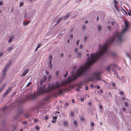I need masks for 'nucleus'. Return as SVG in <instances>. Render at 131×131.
<instances>
[{
    "label": "nucleus",
    "instance_id": "f257e3e1",
    "mask_svg": "<svg viewBox=\"0 0 131 131\" xmlns=\"http://www.w3.org/2000/svg\"><path fill=\"white\" fill-rule=\"evenodd\" d=\"M124 37V28L119 33H116L110 38L107 43L102 45L100 44L99 46V50L95 54L92 53L90 55V57H88L85 66L80 67L77 70L76 75H74L73 71L71 72L72 78L69 77L66 80L67 83H70L72 81L75 80L78 77L86 74V72L89 70L90 67L98 59L101 58L102 56L107 52V48L108 45L113 42H115L117 44H119L123 40Z\"/></svg>",
    "mask_w": 131,
    "mask_h": 131
},
{
    "label": "nucleus",
    "instance_id": "f03ea898",
    "mask_svg": "<svg viewBox=\"0 0 131 131\" xmlns=\"http://www.w3.org/2000/svg\"><path fill=\"white\" fill-rule=\"evenodd\" d=\"M63 84L56 82L55 84L52 83L51 85L49 84L47 88H46L45 86H41L38 88L37 93L38 95H40L48 93L50 91L55 90L56 88H59Z\"/></svg>",
    "mask_w": 131,
    "mask_h": 131
},
{
    "label": "nucleus",
    "instance_id": "7ed1b4c3",
    "mask_svg": "<svg viewBox=\"0 0 131 131\" xmlns=\"http://www.w3.org/2000/svg\"><path fill=\"white\" fill-rule=\"evenodd\" d=\"M101 73L100 72H96L94 73L89 78V79L91 81L95 82V81H102L105 82V81L102 79L101 78Z\"/></svg>",
    "mask_w": 131,
    "mask_h": 131
},
{
    "label": "nucleus",
    "instance_id": "20e7f679",
    "mask_svg": "<svg viewBox=\"0 0 131 131\" xmlns=\"http://www.w3.org/2000/svg\"><path fill=\"white\" fill-rule=\"evenodd\" d=\"M36 96L34 94L30 95H27L25 99H21L18 100L17 102L18 104L20 105L24 103L26 100H35L36 98Z\"/></svg>",
    "mask_w": 131,
    "mask_h": 131
},
{
    "label": "nucleus",
    "instance_id": "39448f33",
    "mask_svg": "<svg viewBox=\"0 0 131 131\" xmlns=\"http://www.w3.org/2000/svg\"><path fill=\"white\" fill-rule=\"evenodd\" d=\"M12 62V60L9 61L5 66L3 71L7 72L8 70L9 67Z\"/></svg>",
    "mask_w": 131,
    "mask_h": 131
},
{
    "label": "nucleus",
    "instance_id": "423d86ee",
    "mask_svg": "<svg viewBox=\"0 0 131 131\" xmlns=\"http://www.w3.org/2000/svg\"><path fill=\"white\" fill-rule=\"evenodd\" d=\"M13 88V87L12 86H9L5 93L4 94L3 97H5L7 96L11 91V90Z\"/></svg>",
    "mask_w": 131,
    "mask_h": 131
},
{
    "label": "nucleus",
    "instance_id": "0eeeda50",
    "mask_svg": "<svg viewBox=\"0 0 131 131\" xmlns=\"http://www.w3.org/2000/svg\"><path fill=\"white\" fill-rule=\"evenodd\" d=\"M6 72L3 71L2 72V75L0 77V79L3 80L6 77Z\"/></svg>",
    "mask_w": 131,
    "mask_h": 131
},
{
    "label": "nucleus",
    "instance_id": "6e6552de",
    "mask_svg": "<svg viewBox=\"0 0 131 131\" xmlns=\"http://www.w3.org/2000/svg\"><path fill=\"white\" fill-rule=\"evenodd\" d=\"M112 66H113V67H116V65L115 64H111L109 66H107L106 68V70L108 71H110V69Z\"/></svg>",
    "mask_w": 131,
    "mask_h": 131
},
{
    "label": "nucleus",
    "instance_id": "1a4fd4ad",
    "mask_svg": "<svg viewBox=\"0 0 131 131\" xmlns=\"http://www.w3.org/2000/svg\"><path fill=\"white\" fill-rule=\"evenodd\" d=\"M29 71V70H25L22 73L21 76L23 77L25 76L27 72Z\"/></svg>",
    "mask_w": 131,
    "mask_h": 131
},
{
    "label": "nucleus",
    "instance_id": "9d476101",
    "mask_svg": "<svg viewBox=\"0 0 131 131\" xmlns=\"http://www.w3.org/2000/svg\"><path fill=\"white\" fill-rule=\"evenodd\" d=\"M63 18L62 17L59 18L56 21V23L55 24V26H57L58 25L59 23L63 19Z\"/></svg>",
    "mask_w": 131,
    "mask_h": 131
},
{
    "label": "nucleus",
    "instance_id": "9b49d317",
    "mask_svg": "<svg viewBox=\"0 0 131 131\" xmlns=\"http://www.w3.org/2000/svg\"><path fill=\"white\" fill-rule=\"evenodd\" d=\"M14 37L15 36L14 35L11 36L8 40V42L10 43L11 42L12 40L14 39Z\"/></svg>",
    "mask_w": 131,
    "mask_h": 131
},
{
    "label": "nucleus",
    "instance_id": "f8f14e48",
    "mask_svg": "<svg viewBox=\"0 0 131 131\" xmlns=\"http://www.w3.org/2000/svg\"><path fill=\"white\" fill-rule=\"evenodd\" d=\"M23 110L22 109H19L18 110V115H19L23 113Z\"/></svg>",
    "mask_w": 131,
    "mask_h": 131
},
{
    "label": "nucleus",
    "instance_id": "ddd939ff",
    "mask_svg": "<svg viewBox=\"0 0 131 131\" xmlns=\"http://www.w3.org/2000/svg\"><path fill=\"white\" fill-rule=\"evenodd\" d=\"M70 15V14H67V15L64 16V17H62L63 18V20H65L68 18L69 17Z\"/></svg>",
    "mask_w": 131,
    "mask_h": 131
},
{
    "label": "nucleus",
    "instance_id": "4468645a",
    "mask_svg": "<svg viewBox=\"0 0 131 131\" xmlns=\"http://www.w3.org/2000/svg\"><path fill=\"white\" fill-rule=\"evenodd\" d=\"M102 27L100 25H99L97 26V28L99 31H100L101 30Z\"/></svg>",
    "mask_w": 131,
    "mask_h": 131
},
{
    "label": "nucleus",
    "instance_id": "2eb2a0df",
    "mask_svg": "<svg viewBox=\"0 0 131 131\" xmlns=\"http://www.w3.org/2000/svg\"><path fill=\"white\" fill-rule=\"evenodd\" d=\"M6 85V83H4L2 85V86L1 87V88H0V89L2 91L3 90L4 88V87L5 86V85Z\"/></svg>",
    "mask_w": 131,
    "mask_h": 131
},
{
    "label": "nucleus",
    "instance_id": "dca6fc26",
    "mask_svg": "<svg viewBox=\"0 0 131 131\" xmlns=\"http://www.w3.org/2000/svg\"><path fill=\"white\" fill-rule=\"evenodd\" d=\"M73 124L75 126H77L78 125L77 121L76 120H74L73 122Z\"/></svg>",
    "mask_w": 131,
    "mask_h": 131
},
{
    "label": "nucleus",
    "instance_id": "f3484780",
    "mask_svg": "<svg viewBox=\"0 0 131 131\" xmlns=\"http://www.w3.org/2000/svg\"><path fill=\"white\" fill-rule=\"evenodd\" d=\"M30 23V21H28L27 22H23V25L24 26H25L26 25L28 24L29 23Z\"/></svg>",
    "mask_w": 131,
    "mask_h": 131
},
{
    "label": "nucleus",
    "instance_id": "a211bd4d",
    "mask_svg": "<svg viewBox=\"0 0 131 131\" xmlns=\"http://www.w3.org/2000/svg\"><path fill=\"white\" fill-rule=\"evenodd\" d=\"M63 124H64V125L65 126H67L68 125V123L67 122V121H64Z\"/></svg>",
    "mask_w": 131,
    "mask_h": 131
},
{
    "label": "nucleus",
    "instance_id": "6ab92c4d",
    "mask_svg": "<svg viewBox=\"0 0 131 131\" xmlns=\"http://www.w3.org/2000/svg\"><path fill=\"white\" fill-rule=\"evenodd\" d=\"M81 53L80 52H79L78 53L77 56L78 57H81Z\"/></svg>",
    "mask_w": 131,
    "mask_h": 131
},
{
    "label": "nucleus",
    "instance_id": "aec40b11",
    "mask_svg": "<svg viewBox=\"0 0 131 131\" xmlns=\"http://www.w3.org/2000/svg\"><path fill=\"white\" fill-rule=\"evenodd\" d=\"M52 77V75H49L48 78L47 80L48 81H49L50 80Z\"/></svg>",
    "mask_w": 131,
    "mask_h": 131
},
{
    "label": "nucleus",
    "instance_id": "412c9836",
    "mask_svg": "<svg viewBox=\"0 0 131 131\" xmlns=\"http://www.w3.org/2000/svg\"><path fill=\"white\" fill-rule=\"evenodd\" d=\"M45 101H43L41 102L40 103V104L41 106H42L43 105V104H45Z\"/></svg>",
    "mask_w": 131,
    "mask_h": 131
},
{
    "label": "nucleus",
    "instance_id": "4be33fe9",
    "mask_svg": "<svg viewBox=\"0 0 131 131\" xmlns=\"http://www.w3.org/2000/svg\"><path fill=\"white\" fill-rule=\"evenodd\" d=\"M62 91H63L62 90H60L58 91V93L60 95L62 94Z\"/></svg>",
    "mask_w": 131,
    "mask_h": 131
},
{
    "label": "nucleus",
    "instance_id": "5701e85b",
    "mask_svg": "<svg viewBox=\"0 0 131 131\" xmlns=\"http://www.w3.org/2000/svg\"><path fill=\"white\" fill-rule=\"evenodd\" d=\"M35 128L38 131L40 129V128L38 126H36L35 127Z\"/></svg>",
    "mask_w": 131,
    "mask_h": 131
},
{
    "label": "nucleus",
    "instance_id": "b1692460",
    "mask_svg": "<svg viewBox=\"0 0 131 131\" xmlns=\"http://www.w3.org/2000/svg\"><path fill=\"white\" fill-rule=\"evenodd\" d=\"M78 51V48H75L74 50V52L77 53V52Z\"/></svg>",
    "mask_w": 131,
    "mask_h": 131
},
{
    "label": "nucleus",
    "instance_id": "393cba45",
    "mask_svg": "<svg viewBox=\"0 0 131 131\" xmlns=\"http://www.w3.org/2000/svg\"><path fill=\"white\" fill-rule=\"evenodd\" d=\"M107 28L109 30H111V27L110 26H107Z\"/></svg>",
    "mask_w": 131,
    "mask_h": 131
},
{
    "label": "nucleus",
    "instance_id": "a878e982",
    "mask_svg": "<svg viewBox=\"0 0 131 131\" xmlns=\"http://www.w3.org/2000/svg\"><path fill=\"white\" fill-rule=\"evenodd\" d=\"M13 49L12 47L9 48L8 49V52H10V51Z\"/></svg>",
    "mask_w": 131,
    "mask_h": 131
},
{
    "label": "nucleus",
    "instance_id": "bb28decb",
    "mask_svg": "<svg viewBox=\"0 0 131 131\" xmlns=\"http://www.w3.org/2000/svg\"><path fill=\"white\" fill-rule=\"evenodd\" d=\"M47 77V76L46 75H45L44 76L43 79V80H44V81H46Z\"/></svg>",
    "mask_w": 131,
    "mask_h": 131
},
{
    "label": "nucleus",
    "instance_id": "cd10ccee",
    "mask_svg": "<svg viewBox=\"0 0 131 131\" xmlns=\"http://www.w3.org/2000/svg\"><path fill=\"white\" fill-rule=\"evenodd\" d=\"M30 116V115L29 114H26L25 116V117L27 118H28Z\"/></svg>",
    "mask_w": 131,
    "mask_h": 131
},
{
    "label": "nucleus",
    "instance_id": "c85d7f7f",
    "mask_svg": "<svg viewBox=\"0 0 131 131\" xmlns=\"http://www.w3.org/2000/svg\"><path fill=\"white\" fill-rule=\"evenodd\" d=\"M88 38V37L87 36H85L84 37V40L85 41H86Z\"/></svg>",
    "mask_w": 131,
    "mask_h": 131
},
{
    "label": "nucleus",
    "instance_id": "c756f323",
    "mask_svg": "<svg viewBox=\"0 0 131 131\" xmlns=\"http://www.w3.org/2000/svg\"><path fill=\"white\" fill-rule=\"evenodd\" d=\"M31 84V82H29L27 85L26 86L27 87L29 86Z\"/></svg>",
    "mask_w": 131,
    "mask_h": 131
},
{
    "label": "nucleus",
    "instance_id": "7c9ffc66",
    "mask_svg": "<svg viewBox=\"0 0 131 131\" xmlns=\"http://www.w3.org/2000/svg\"><path fill=\"white\" fill-rule=\"evenodd\" d=\"M52 56L51 55H50L49 57V60H51L52 59Z\"/></svg>",
    "mask_w": 131,
    "mask_h": 131
},
{
    "label": "nucleus",
    "instance_id": "2f4dec72",
    "mask_svg": "<svg viewBox=\"0 0 131 131\" xmlns=\"http://www.w3.org/2000/svg\"><path fill=\"white\" fill-rule=\"evenodd\" d=\"M114 6H115V8L117 9V10L118 12H119V10L118 9V8H117V6L116 5H115V4L114 5Z\"/></svg>",
    "mask_w": 131,
    "mask_h": 131
},
{
    "label": "nucleus",
    "instance_id": "473e14b6",
    "mask_svg": "<svg viewBox=\"0 0 131 131\" xmlns=\"http://www.w3.org/2000/svg\"><path fill=\"white\" fill-rule=\"evenodd\" d=\"M71 116L73 117L74 116V113L73 112L71 111Z\"/></svg>",
    "mask_w": 131,
    "mask_h": 131
},
{
    "label": "nucleus",
    "instance_id": "72a5a7b5",
    "mask_svg": "<svg viewBox=\"0 0 131 131\" xmlns=\"http://www.w3.org/2000/svg\"><path fill=\"white\" fill-rule=\"evenodd\" d=\"M7 108V107L6 106L5 107L2 108V110L3 111L5 110Z\"/></svg>",
    "mask_w": 131,
    "mask_h": 131
},
{
    "label": "nucleus",
    "instance_id": "f704fd0d",
    "mask_svg": "<svg viewBox=\"0 0 131 131\" xmlns=\"http://www.w3.org/2000/svg\"><path fill=\"white\" fill-rule=\"evenodd\" d=\"M45 120H47L48 119V117L47 116H46L45 117Z\"/></svg>",
    "mask_w": 131,
    "mask_h": 131
},
{
    "label": "nucleus",
    "instance_id": "c9c22d12",
    "mask_svg": "<svg viewBox=\"0 0 131 131\" xmlns=\"http://www.w3.org/2000/svg\"><path fill=\"white\" fill-rule=\"evenodd\" d=\"M73 34L72 33H71L70 34V38H72L73 37Z\"/></svg>",
    "mask_w": 131,
    "mask_h": 131
},
{
    "label": "nucleus",
    "instance_id": "e433bc0d",
    "mask_svg": "<svg viewBox=\"0 0 131 131\" xmlns=\"http://www.w3.org/2000/svg\"><path fill=\"white\" fill-rule=\"evenodd\" d=\"M23 5V2H21L20 4V7H21Z\"/></svg>",
    "mask_w": 131,
    "mask_h": 131
},
{
    "label": "nucleus",
    "instance_id": "4c0bfd02",
    "mask_svg": "<svg viewBox=\"0 0 131 131\" xmlns=\"http://www.w3.org/2000/svg\"><path fill=\"white\" fill-rule=\"evenodd\" d=\"M43 80H41L40 81V84L41 85H42L43 83Z\"/></svg>",
    "mask_w": 131,
    "mask_h": 131
},
{
    "label": "nucleus",
    "instance_id": "58836bf2",
    "mask_svg": "<svg viewBox=\"0 0 131 131\" xmlns=\"http://www.w3.org/2000/svg\"><path fill=\"white\" fill-rule=\"evenodd\" d=\"M4 53L2 52H1L0 53V57L4 55Z\"/></svg>",
    "mask_w": 131,
    "mask_h": 131
},
{
    "label": "nucleus",
    "instance_id": "ea45409f",
    "mask_svg": "<svg viewBox=\"0 0 131 131\" xmlns=\"http://www.w3.org/2000/svg\"><path fill=\"white\" fill-rule=\"evenodd\" d=\"M59 73V70H57L56 71V75H58Z\"/></svg>",
    "mask_w": 131,
    "mask_h": 131
},
{
    "label": "nucleus",
    "instance_id": "a19ab883",
    "mask_svg": "<svg viewBox=\"0 0 131 131\" xmlns=\"http://www.w3.org/2000/svg\"><path fill=\"white\" fill-rule=\"evenodd\" d=\"M50 66V69H51L52 67V64H49Z\"/></svg>",
    "mask_w": 131,
    "mask_h": 131
},
{
    "label": "nucleus",
    "instance_id": "79ce46f5",
    "mask_svg": "<svg viewBox=\"0 0 131 131\" xmlns=\"http://www.w3.org/2000/svg\"><path fill=\"white\" fill-rule=\"evenodd\" d=\"M124 104L125 105V106H128V103L126 102H125L124 103Z\"/></svg>",
    "mask_w": 131,
    "mask_h": 131
},
{
    "label": "nucleus",
    "instance_id": "37998d69",
    "mask_svg": "<svg viewBox=\"0 0 131 131\" xmlns=\"http://www.w3.org/2000/svg\"><path fill=\"white\" fill-rule=\"evenodd\" d=\"M81 120L82 121L84 122V118L83 117H81Z\"/></svg>",
    "mask_w": 131,
    "mask_h": 131
},
{
    "label": "nucleus",
    "instance_id": "c03bdc74",
    "mask_svg": "<svg viewBox=\"0 0 131 131\" xmlns=\"http://www.w3.org/2000/svg\"><path fill=\"white\" fill-rule=\"evenodd\" d=\"M68 74V73L67 72V71H66V73L64 75V77H66L67 76V74Z\"/></svg>",
    "mask_w": 131,
    "mask_h": 131
},
{
    "label": "nucleus",
    "instance_id": "a18cd8bd",
    "mask_svg": "<svg viewBox=\"0 0 131 131\" xmlns=\"http://www.w3.org/2000/svg\"><path fill=\"white\" fill-rule=\"evenodd\" d=\"M77 67L75 66H74L73 67V70H75L76 69Z\"/></svg>",
    "mask_w": 131,
    "mask_h": 131
},
{
    "label": "nucleus",
    "instance_id": "49530a36",
    "mask_svg": "<svg viewBox=\"0 0 131 131\" xmlns=\"http://www.w3.org/2000/svg\"><path fill=\"white\" fill-rule=\"evenodd\" d=\"M83 47V45H82L81 44L80 45L79 47L81 49H82Z\"/></svg>",
    "mask_w": 131,
    "mask_h": 131
},
{
    "label": "nucleus",
    "instance_id": "de8ad7c7",
    "mask_svg": "<svg viewBox=\"0 0 131 131\" xmlns=\"http://www.w3.org/2000/svg\"><path fill=\"white\" fill-rule=\"evenodd\" d=\"M52 61L51 60H50L49 61V64H52Z\"/></svg>",
    "mask_w": 131,
    "mask_h": 131
},
{
    "label": "nucleus",
    "instance_id": "09e8293b",
    "mask_svg": "<svg viewBox=\"0 0 131 131\" xmlns=\"http://www.w3.org/2000/svg\"><path fill=\"white\" fill-rule=\"evenodd\" d=\"M115 24L114 21H112L111 22V24L112 25H113Z\"/></svg>",
    "mask_w": 131,
    "mask_h": 131
},
{
    "label": "nucleus",
    "instance_id": "8fccbe9b",
    "mask_svg": "<svg viewBox=\"0 0 131 131\" xmlns=\"http://www.w3.org/2000/svg\"><path fill=\"white\" fill-rule=\"evenodd\" d=\"M57 118V116H54L53 117V119H56Z\"/></svg>",
    "mask_w": 131,
    "mask_h": 131
},
{
    "label": "nucleus",
    "instance_id": "3c124183",
    "mask_svg": "<svg viewBox=\"0 0 131 131\" xmlns=\"http://www.w3.org/2000/svg\"><path fill=\"white\" fill-rule=\"evenodd\" d=\"M114 2L115 4H118L117 2L115 0H114Z\"/></svg>",
    "mask_w": 131,
    "mask_h": 131
},
{
    "label": "nucleus",
    "instance_id": "603ef678",
    "mask_svg": "<svg viewBox=\"0 0 131 131\" xmlns=\"http://www.w3.org/2000/svg\"><path fill=\"white\" fill-rule=\"evenodd\" d=\"M79 41H80L79 40H77V43H76L77 45H78L79 44Z\"/></svg>",
    "mask_w": 131,
    "mask_h": 131
},
{
    "label": "nucleus",
    "instance_id": "864d4df0",
    "mask_svg": "<svg viewBox=\"0 0 131 131\" xmlns=\"http://www.w3.org/2000/svg\"><path fill=\"white\" fill-rule=\"evenodd\" d=\"M45 72L46 73V74L47 75H48L49 74V72L48 71H47V70L45 71Z\"/></svg>",
    "mask_w": 131,
    "mask_h": 131
},
{
    "label": "nucleus",
    "instance_id": "5fc2aeb1",
    "mask_svg": "<svg viewBox=\"0 0 131 131\" xmlns=\"http://www.w3.org/2000/svg\"><path fill=\"white\" fill-rule=\"evenodd\" d=\"M86 26L85 25H83L82 26L83 29H85L86 28Z\"/></svg>",
    "mask_w": 131,
    "mask_h": 131
},
{
    "label": "nucleus",
    "instance_id": "6e6d98bb",
    "mask_svg": "<svg viewBox=\"0 0 131 131\" xmlns=\"http://www.w3.org/2000/svg\"><path fill=\"white\" fill-rule=\"evenodd\" d=\"M128 15L129 16H131V12L130 11V12H128Z\"/></svg>",
    "mask_w": 131,
    "mask_h": 131
},
{
    "label": "nucleus",
    "instance_id": "4d7b16f0",
    "mask_svg": "<svg viewBox=\"0 0 131 131\" xmlns=\"http://www.w3.org/2000/svg\"><path fill=\"white\" fill-rule=\"evenodd\" d=\"M56 121L54 120H52L51 121L52 123H55V122Z\"/></svg>",
    "mask_w": 131,
    "mask_h": 131
},
{
    "label": "nucleus",
    "instance_id": "13d9d810",
    "mask_svg": "<svg viewBox=\"0 0 131 131\" xmlns=\"http://www.w3.org/2000/svg\"><path fill=\"white\" fill-rule=\"evenodd\" d=\"M89 22V21L88 20H86L85 21V24H87V23H88Z\"/></svg>",
    "mask_w": 131,
    "mask_h": 131
},
{
    "label": "nucleus",
    "instance_id": "bf43d9fd",
    "mask_svg": "<svg viewBox=\"0 0 131 131\" xmlns=\"http://www.w3.org/2000/svg\"><path fill=\"white\" fill-rule=\"evenodd\" d=\"M120 94L121 95H123L124 94V92L123 91H121L120 92Z\"/></svg>",
    "mask_w": 131,
    "mask_h": 131
},
{
    "label": "nucleus",
    "instance_id": "052dcab7",
    "mask_svg": "<svg viewBox=\"0 0 131 131\" xmlns=\"http://www.w3.org/2000/svg\"><path fill=\"white\" fill-rule=\"evenodd\" d=\"M88 88L87 86H86L85 87V90H87L88 89Z\"/></svg>",
    "mask_w": 131,
    "mask_h": 131
},
{
    "label": "nucleus",
    "instance_id": "680f3d73",
    "mask_svg": "<svg viewBox=\"0 0 131 131\" xmlns=\"http://www.w3.org/2000/svg\"><path fill=\"white\" fill-rule=\"evenodd\" d=\"M3 2L2 1H0V6L3 4Z\"/></svg>",
    "mask_w": 131,
    "mask_h": 131
},
{
    "label": "nucleus",
    "instance_id": "e2e57ef3",
    "mask_svg": "<svg viewBox=\"0 0 131 131\" xmlns=\"http://www.w3.org/2000/svg\"><path fill=\"white\" fill-rule=\"evenodd\" d=\"M63 55H64L63 53H61V54H60V56H61V57H62V56H63Z\"/></svg>",
    "mask_w": 131,
    "mask_h": 131
},
{
    "label": "nucleus",
    "instance_id": "0e129e2a",
    "mask_svg": "<svg viewBox=\"0 0 131 131\" xmlns=\"http://www.w3.org/2000/svg\"><path fill=\"white\" fill-rule=\"evenodd\" d=\"M41 46V45L40 44L37 47V48H38V49Z\"/></svg>",
    "mask_w": 131,
    "mask_h": 131
},
{
    "label": "nucleus",
    "instance_id": "69168bd1",
    "mask_svg": "<svg viewBox=\"0 0 131 131\" xmlns=\"http://www.w3.org/2000/svg\"><path fill=\"white\" fill-rule=\"evenodd\" d=\"M91 125L92 126H93L94 125V123L93 122H92L91 123Z\"/></svg>",
    "mask_w": 131,
    "mask_h": 131
},
{
    "label": "nucleus",
    "instance_id": "338daca9",
    "mask_svg": "<svg viewBox=\"0 0 131 131\" xmlns=\"http://www.w3.org/2000/svg\"><path fill=\"white\" fill-rule=\"evenodd\" d=\"M90 87L91 88H93V85L92 84H91L90 85Z\"/></svg>",
    "mask_w": 131,
    "mask_h": 131
},
{
    "label": "nucleus",
    "instance_id": "774afa93",
    "mask_svg": "<svg viewBox=\"0 0 131 131\" xmlns=\"http://www.w3.org/2000/svg\"><path fill=\"white\" fill-rule=\"evenodd\" d=\"M99 107L100 108L102 109V106L101 105H100Z\"/></svg>",
    "mask_w": 131,
    "mask_h": 131
}]
</instances>
